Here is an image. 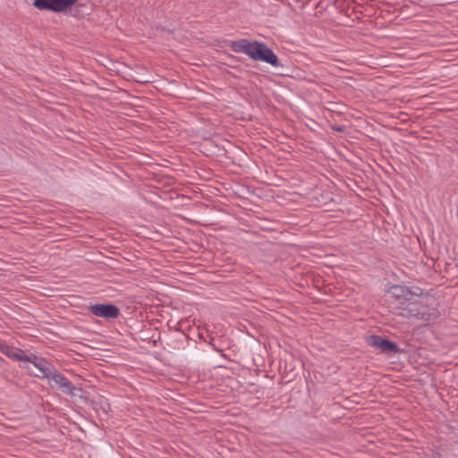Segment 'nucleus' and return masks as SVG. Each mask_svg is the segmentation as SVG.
<instances>
[{"mask_svg": "<svg viewBox=\"0 0 458 458\" xmlns=\"http://www.w3.org/2000/svg\"><path fill=\"white\" fill-rule=\"evenodd\" d=\"M89 311L96 317L105 318H114L119 315V310L112 304H96L89 308Z\"/></svg>", "mask_w": 458, "mask_h": 458, "instance_id": "7ed1b4c3", "label": "nucleus"}, {"mask_svg": "<svg viewBox=\"0 0 458 458\" xmlns=\"http://www.w3.org/2000/svg\"><path fill=\"white\" fill-rule=\"evenodd\" d=\"M48 378L53 380L64 392L72 393L73 389L72 383L62 374L56 371H52L51 376Z\"/></svg>", "mask_w": 458, "mask_h": 458, "instance_id": "0eeeda50", "label": "nucleus"}, {"mask_svg": "<svg viewBox=\"0 0 458 458\" xmlns=\"http://www.w3.org/2000/svg\"><path fill=\"white\" fill-rule=\"evenodd\" d=\"M77 0H34V6L39 10L63 12L74 4Z\"/></svg>", "mask_w": 458, "mask_h": 458, "instance_id": "f03ea898", "label": "nucleus"}, {"mask_svg": "<svg viewBox=\"0 0 458 458\" xmlns=\"http://www.w3.org/2000/svg\"><path fill=\"white\" fill-rule=\"evenodd\" d=\"M229 47L234 53L245 54L255 61H262L273 66L278 65L277 56L262 42L243 38L231 41Z\"/></svg>", "mask_w": 458, "mask_h": 458, "instance_id": "f257e3e1", "label": "nucleus"}, {"mask_svg": "<svg viewBox=\"0 0 458 458\" xmlns=\"http://www.w3.org/2000/svg\"><path fill=\"white\" fill-rule=\"evenodd\" d=\"M0 351L7 357L14 360L21 361L24 364L25 361L29 360V355H27L22 350L15 348L13 346L2 345L0 346Z\"/></svg>", "mask_w": 458, "mask_h": 458, "instance_id": "423d86ee", "label": "nucleus"}, {"mask_svg": "<svg viewBox=\"0 0 458 458\" xmlns=\"http://www.w3.org/2000/svg\"><path fill=\"white\" fill-rule=\"evenodd\" d=\"M28 364H32L37 368L42 373L43 377H50L51 372L53 371L52 366L45 359L36 355H29V360L25 361L26 369H29Z\"/></svg>", "mask_w": 458, "mask_h": 458, "instance_id": "20e7f679", "label": "nucleus"}, {"mask_svg": "<svg viewBox=\"0 0 458 458\" xmlns=\"http://www.w3.org/2000/svg\"><path fill=\"white\" fill-rule=\"evenodd\" d=\"M370 344L385 352H397L399 351V347L394 343L378 335L370 338Z\"/></svg>", "mask_w": 458, "mask_h": 458, "instance_id": "39448f33", "label": "nucleus"}]
</instances>
